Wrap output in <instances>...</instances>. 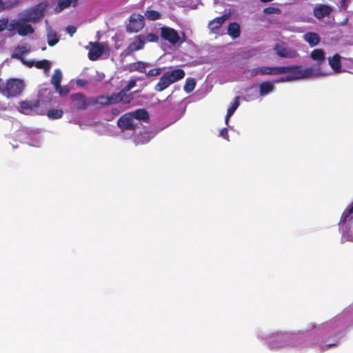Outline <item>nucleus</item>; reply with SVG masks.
Masks as SVG:
<instances>
[{"label":"nucleus","instance_id":"nucleus-23","mask_svg":"<svg viewBox=\"0 0 353 353\" xmlns=\"http://www.w3.org/2000/svg\"><path fill=\"white\" fill-rule=\"evenodd\" d=\"M228 17L223 15L212 20L208 23V28L212 32H217V30L221 26V25L226 21Z\"/></svg>","mask_w":353,"mask_h":353},{"label":"nucleus","instance_id":"nucleus-7","mask_svg":"<svg viewBox=\"0 0 353 353\" xmlns=\"http://www.w3.org/2000/svg\"><path fill=\"white\" fill-rule=\"evenodd\" d=\"M94 104L99 103L102 105L122 102L128 103L130 102V97L126 95L124 91H121L117 94H112L110 97L100 96L94 99Z\"/></svg>","mask_w":353,"mask_h":353},{"label":"nucleus","instance_id":"nucleus-36","mask_svg":"<svg viewBox=\"0 0 353 353\" xmlns=\"http://www.w3.org/2000/svg\"><path fill=\"white\" fill-rule=\"evenodd\" d=\"M145 16L148 19L154 21L161 18V13L156 10L148 9L145 12Z\"/></svg>","mask_w":353,"mask_h":353},{"label":"nucleus","instance_id":"nucleus-44","mask_svg":"<svg viewBox=\"0 0 353 353\" xmlns=\"http://www.w3.org/2000/svg\"><path fill=\"white\" fill-rule=\"evenodd\" d=\"M66 30H67L68 33L70 36H72L76 32L77 28H76V27H74L73 26H70L67 28Z\"/></svg>","mask_w":353,"mask_h":353},{"label":"nucleus","instance_id":"nucleus-11","mask_svg":"<svg viewBox=\"0 0 353 353\" xmlns=\"http://www.w3.org/2000/svg\"><path fill=\"white\" fill-rule=\"evenodd\" d=\"M94 98H86L83 94L77 93L72 96L73 106L77 109H85L87 107L94 104Z\"/></svg>","mask_w":353,"mask_h":353},{"label":"nucleus","instance_id":"nucleus-14","mask_svg":"<svg viewBox=\"0 0 353 353\" xmlns=\"http://www.w3.org/2000/svg\"><path fill=\"white\" fill-rule=\"evenodd\" d=\"M274 51L280 57L293 59L298 57V53L296 50L288 48L284 44L276 43L274 48Z\"/></svg>","mask_w":353,"mask_h":353},{"label":"nucleus","instance_id":"nucleus-27","mask_svg":"<svg viewBox=\"0 0 353 353\" xmlns=\"http://www.w3.org/2000/svg\"><path fill=\"white\" fill-rule=\"evenodd\" d=\"M259 90L256 88H251L248 90L246 94L243 97V99L246 101L256 100L259 97Z\"/></svg>","mask_w":353,"mask_h":353},{"label":"nucleus","instance_id":"nucleus-39","mask_svg":"<svg viewBox=\"0 0 353 353\" xmlns=\"http://www.w3.org/2000/svg\"><path fill=\"white\" fill-rule=\"evenodd\" d=\"M263 12L265 13V14H280L281 13V10L278 8L268 7V8H265L263 10Z\"/></svg>","mask_w":353,"mask_h":353},{"label":"nucleus","instance_id":"nucleus-18","mask_svg":"<svg viewBox=\"0 0 353 353\" xmlns=\"http://www.w3.org/2000/svg\"><path fill=\"white\" fill-rule=\"evenodd\" d=\"M332 8L324 4H318L314 8V15L319 19L329 16L332 12Z\"/></svg>","mask_w":353,"mask_h":353},{"label":"nucleus","instance_id":"nucleus-35","mask_svg":"<svg viewBox=\"0 0 353 353\" xmlns=\"http://www.w3.org/2000/svg\"><path fill=\"white\" fill-rule=\"evenodd\" d=\"M150 65V63L138 61L137 63H134L132 67V69L134 70L146 73V68Z\"/></svg>","mask_w":353,"mask_h":353},{"label":"nucleus","instance_id":"nucleus-45","mask_svg":"<svg viewBox=\"0 0 353 353\" xmlns=\"http://www.w3.org/2000/svg\"><path fill=\"white\" fill-rule=\"evenodd\" d=\"M353 214V203L347 208L345 210V215H344V218L347 216L346 214Z\"/></svg>","mask_w":353,"mask_h":353},{"label":"nucleus","instance_id":"nucleus-34","mask_svg":"<svg viewBox=\"0 0 353 353\" xmlns=\"http://www.w3.org/2000/svg\"><path fill=\"white\" fill-rule=\"evenodd\" d=\"M73 2V0H59L54 10L56 12H60L65 8H68Z\"/></svg>","mask_w":353,"mask_h":353},{"label":"nucleus","instance_id":"nucleus-49","mask_svg":"<svg viewBox=\"0 0 353 353\" xmlns=\"http://www.w3.org/2000/svg\"><path fill=\"white\" fill-rule=\"evenodd\" d=\"M260 1L263 2V3H266V2L272 1V0H260Z\"/></svg>","mask_w":353,"mask_h":353},{"label":"nucleus","instance_id":"nucleus-50","mask_svg":"<svg viewBox=\"0 0 353 353\" xmlns=\"http://www.w3.org/2000/svg\"><path fill=\"white\" fill-rule=\"evenodd\" d=\"M350 309H347V310H346L345 311V314H348V313L350 312Z\"/></svg>","mask_w":353,"mask_h":353},{"label":"nucleus","instance_id":"nucleus-16","mask_svg":"<svg viewBox=\"0 0 353 353\" xmlns=\"http://www.w3.org/2000/svg\"><path fill=\"white\" fill-rule=\"evenodd\" d=\"M295 334H296L295 333H290V332L276 333L272 336V341L275 343V344H272V345L277 346V347L284 346L288 343L291 342V341L294 337Z\"/></svg>","mask_w":353,"mask_h":353},{"label":"nucleus","instance_id":"nucleus-19","mask_svg":"<svg viewBox=\"0 0 353 353\" xmlns=\"http://www.w3.org/2000/svg\"><path fill=\"white\" fill-rule=\"evenodd\" d=\"M27 143L30 145L39 147L41 143L42 137L37 130H31L28 132Z\"/></svg>","mask_w":353,"mask_h":353},{"label":"nucleus","instance_id":"nucleus-40","mask_svg":"<svg viewBox=\"0 0 353 353\" xmlns=\"http://www.w3.org/2000/svg\"><path fill=\"white\" fill-rule=\"evenodd\" d=\"M162 70L163 68H154L150 70L148 72H146V74L148 76L156 77L161 73Z\"/></svg>","mask_w":353,"mask_h":353},{"label":"nucleus","instance_id":"nucleus-17","mask_svg":"<svg viewBox=\"0 0 353 353\" xmlns=\"http://www.w3.org/2000/svg\"><path fill=\"white\" fill-rule=\"evenodd\" d=\"M144 35L139 34L132 39L128 47V53L130 54L133 52L141 50L144 47Z\"/></svg>","mask_w":353,"mask_h":353},{"label":"nucleus","instance_id":"nucleus-47","mask_svg":"<svg viewBox=\"0 0 353 353\" xmlns=\"http://www.w3.org/2000/svg\"><path fill=\"white\" fill-rule=\"evenodd\" d=\"M332 345H334V344H332V343L325 344L324 346H322L321 350L322 351H327L328 348H327V347H331Z\"/></svg>","mask_w":353,"mask_h":353},{"label":"nucleus","instance_id":"nucleus-20","mask_svg":"<svg viewBox=\"0 0 353 353\" xmlns=\"http://www.w3.org/2000/svg\"><path fill=\"white\" fill-rule=\"evenodd\" d=\"M22 63L28 67L35 66L37 68L43 69L46 73H47V71L49 70L51 67V63L48 60L34 61L22 59Z\"/></svg>","mask_w":353,"mask_h":353},{"label":"nucleus","instance_id":"nucleus-37","mask_svg":"<svg viewBox=\"0 0 353 353\" xmlns=\"http://www.w3.org/2000/svg\"><path fill=\"white\" fill-rule=\"evenodd\" d=\"M196 85V81L194 79L188 78L185 81V84L184 85V90L187 93H190L194 89Z\"/></svg>","mask_w":353,"mask_h":353},{"label":"nucleus","instance_id":"nucleus-48","mask_svg":"<svg viewBox=\"0 0 353 353\" xmlns=\"http://www.w3.org/2000/svg\"><path fill=\"white\" fill-rule=\"evenodd\" d=\"M345 1L346 0H341V7H343V8L345 7Z\"/></svg>","mask_w":353,"mask_h":353},{"label":"nucleus","instance_id":"nucleus-8","mask_svg":"<svg viewBox=\"0 0 353 353\" xmlns=\"http://www.w3.org/2000/svg\"><path fill=\"white\" fill-rule=\"evenodd\" d=\"M117 125L121 130H130L135 132L139 126V121L132 113L129 112L118 120Z\"/></svg>","mask_w":353,"mask_h":353},{"label":"nucleus","instance_id":"nucleus-24","mask_svg":"<svg viewBox=\"0 0 353 353\" xmlns=\"http://www.w3.org/2000/svg\"><path fill=\"white\" fill-rule=\"evenodd\" d=\"M274 82L265 81L261 83L259 86V95L264 97L274 90Z\"/></svg>","mask_w":353,"mask_h":353},{"label":"nucleus","instance_id":"nucleus-43","mask_svg":"<svg viewBox=\"0 0 353 353\" xmlns=\"http://www.w3.org/2000/svg\"><path fill=\"white\" fill-rule=\"evenodd\" d=\"M219 136L226 140H229L228 139V129L227 128H223L219 132Z\"/></svg>","mask_w":353,"mask_h":353},{"label":"nucleus","instance_id":"nucleus-2","mask_svg":"<svg viewBox=\"0 0 353 353\" xmlns=\"http://www.w3.org/2000/svg\"><path fill=\"white\" fill-rule=\"evenodd\" d=\"M185 77V72L182 69H174L166 71L159 79L154 87L157 92H162L171 84L182 79Z\"/></svg>","mask_w":353,"mask_h":353},{"label":"nucleus","instance_id":"nucleus-9","mask_svg":"<svg viewBox=\"0 0 353 353\" xmlns=\"http://www.w3.org/2000/svg\"><path fill=\"white\" fill-rule=\"evenodd\" d=\"M161 36L172 45L181 44L183 41L177 31L167 26L161 28Z\"/></svg>","mask_w":353,"mask_h":353},{"label":"nucleus","instance_id":"nucleus-52","mask_svg":"<svg viewBox=\"0 0 353 353\" xmlns=\"http://www.w3.org/2000/svg\"><path fill=\"white\" fill-rule=\"evenodd\" d=\"M351 307H352V308H353V305L351 306Z\"/></svg>","mask_w":353,"mask_h":353},{"label":"nucleus","instance_id":"nucleus-33","mask_svg":"<svg viewBox=\"0 0 353 353\" xmlns=\"http://www.w3.org/2000/svg\"><path fill=\"white\" fill-rule=\"evenodd\" d=\"M63 112L61 109H51L48 110L47 116L50 119H59L63 117Z\"/></svg>","mask_w":353,"mask_h":353},{"label":"nucleus","instance_id":"nucleus-10","mask_svg":"<svg viewBox=\"0 0 353 353\" xmlns=\"http://www.w3.org/2000/svg\"><path fill=\"white\" fill-rule=\"evenodd\" d=\"M88 57L92 61L98 59L103 54L108 51V46L105 43H90Z\"/></svg>","mask_w":353,"mask_h":353},{"label":"nucleus","instance_id":"nucleus-25","mask_svg":"<svg viewBox=\"0 0 353 353\" xmlns=\"http://www.w3.org/2000/svg\"><path fill=\"white\" fill-rule=\"evenodd\" d=\"M303 38L311 46H315L320 42V37L314 32H307L303 35Z\"/></svg>","mask_w":353,"mask_h":353},{"label":"nucleus","instance_id":"nucleus-4","mask_svg":"<svg viewBox=\"0 0 353 353\" xmlns=\"http://www.w3.org/2000/svg\"><path fill=\"white\" fill-rule=\"evenodd\" d=\"M5 29H7L8 31L17 30V33L21 36H27L34 32V28L32 26H21L17 19L11 20L10 22L8 19H1L0 32Z\"/></svg>","mask_w":353,"mask_h":353},{"label":"nucleus","instance_id":"nucleus-28","mask_svg":"<svg viewBox=\"0 0 353 353\" xmlns=\"http://www.w3.org/2000/svg\"><path fill=\"white\" fill-rule=\"evenodd\" d=\"M239 97H235L231 103L230 106L228 109L227 115L225 117V123L228 125L230 117L233 114L239 105Z\"/></svg>","mask_w":353,"mask_h":353},{"label":"nucleus","instance_id":"nucleus-31","mask_svg":"<svg viewBox=\"0 0 353 353\" xmlns=\"http://www.w3.org/2000/svg\"><path fill=\"white\" fill-rule=\"evenodd\" d=\"M228 34L233 38H236L240 34V27L236 23H232L228 26Z\"/></svg>","mask_w":353,"mask_h":353},{"label":"nucleus","instance_id":"nucleus-30","mask_svg":"<svg viewBox=\"0 0 353 353\" xmlns=\"http://www.w3.org/2000/svg\"><path fill=\"white\" fill-rule=\"evenodd\" d=\"M62 79V72L59 69L55 70L51 82L54 85L55 88H59L61 85V81Z\"/></svg>","mask_w":353,"mask_h":353},{"label":"nucleus","instance_id":"nucleus-22","mask_svg":"<svg viewBox=\"0 0 353 353\" xmlns=\"http://www.w3.org/2000/svg\"><path fill=\"white\" fill-rule=\"evenodd\" d=\"M31 50V47L29 44L25 43L17 46L13 51L12 57L20 59L22 61L23 55L28 54Z\"/></svg>","mask_w":353,"mask_h":353},{"label":"nucleus","instance_id":"nucleus-1","mask_svg":"<svg viewBox=\"0 0 353 353\" xmlns=\"http://www.w3.org/2000/svg\"><path fill=\"white\" fill-rule=\"evenodd\" d=\"M286 74L281 77L275 83L290 82L301 79H310V77L318 76L322 74L320 70L314 68H302L300 65L280 66V67H258L252 70V74H272L276 75Z\"/></svg>","mask_w":353,"mask_h":353},{"label":"nucleus","instance_id":"nucleus-5","mask_svg":"<svg viewBox=\"0 0 353 353\" xmlns=\"http://www.w3.org/2000/svg\"><path fill=\"white\" fill-rule=\"evenodd\" d=\"M24 88V82L19 79H10L6 84H3L0 92L7 97H14L19 95Z\"/></svg>","mask_w":353,"mask_h":353},{"label":"nucleus","instance_id":"nucleus-42","mask_svg":"<svg viewBox=\"0 0 353 353\" xmlns=\"http://www.w3.org/2000/svg\"><path fill=\"white\" fill-rule=\"evenodd\" d=\"M55 89L61 95H65L69 92V90L67 88H63L61 85H59V88H55Z\"/></svg>","mask_w":353,"mask_h":353},{"label":"nucleus","instance_id":"nucleus-38","mask_svg":"<svg viewBox=\"0 0 353 353\" xmlns=\"http://www.w3.org/2000/svg\"><path fill=\"white\" fill-rule=\"evenodd\" d=\"M159 40V37L154 33H149L146 35H144V43L145 42H157Z\"/></svg>","mask_w":353,"mask_h":353},{"label":"nucleus","instance_id":"nucleus-12","mask_svg":"<svg viewBox=\"0 0 353 353\" xmlns=\"http://www.w3.org/2000/svg\"><path fill=\"white\" fill-rule=\"evenodd\" d=\"M144 26V17L141 14H133L129 19L127 26L128 32H138Z\"/></svg>","mask_w":353,"mask_h":353},{"label":"nucleus","instance_id":"nucleus-32","mask_svg":"<svg viewBox=\"0 0 353 353\" xmlns=\"http://www.w3.org/2000/svg\"><path fill=\"white\" fill-rule=\"evenodd\" d=\"M48 30V43L50 46H54L59 41L57 34L50 28H47Z\"/></svg>","mask_w":353,"mask_h":353},{"label":"nucleus","instance_id":"nucleus-6","mask_svg":"<svg viewBox=\"0 0 353 353\" xmlns=\"http://www.w3.org/2000/svg\"><path fill=\"white\" fill-rule=\"evenodd\" d=\"M345 211L343 212L339 222V229L344 241L353 242V214H347L344 218Z\"/></svg>","mask_w":353,"mask_h":353},{"label":"nucleus","instance_id":"nucleus-13","mask_svg":"<svg viewBox=\"0 0 353 353\" xmlns=\"http://www.w3.org/2000/svg\"><path fill=\"white\" fill-rule=\"evenodd\" d=\"M310 57L311 59L316 62V66H311L310 68H314L316 69L320 70L322 72L325 74H322L320 75H318V77L320 76H326L331 74V72H325L321 70L320 68V65L322 63H323L325 60V54L323 50L321 49H314L312 50L310 53ZM314 77H317V76H314ZM312 78H314L312 77Z\"/></svg>","mask_w":353,"mask_h":353},{"label":"nucleus","instance_id":"nucleus-29","mask_svg":"<svg viewBox=\"0 0 353 353\" xmlns=\"http://www.w3.org/2000/svg\"><path fill=\"white\" fill-rule=\"evenodd\" d=\"M133 114V117L136 118V119L139 121V125H141V121H147L148 119V114L146 110L143 109H139L134 112H131Z\"/></svg>","mask_w":353,"mask_h":353},{"label":"nucleus","instance_id":"nucleus-26","mask_svg":"<svg viewBox=\"0 0 353 353\" xmlns=\"http://www.w3.org/2000/svg\"><path fill=\"white\" fill-rule=\"evenodd\" d=\"M154 134H155L152 132L148 133L144 132L143 133H140L137 135L134 138V141L137 144H144L148 143L152 137H154Z\"/></svg>","mask_w":353,"mask_h":353},{"label":"nucleus","instance_id":"nucleus-21","mask_svg":"<svg viewBox=\"0 0 353 353\" xmlns=\"http://www.w3.org/2000/svg\"><path fill=\"white\" fill-rule=\"evenodd\" d=\"M341 59L342 57L338 54H336L332 57H329L327 58L328 63L331 68L334 70L336 73H340L341 72Z\"/></svg>","mask_w":353,"mask_h":353},{"label":"nucleus","instance_id":"nucleus-46","mask_svg":"<svg viewBox=\"0 0 353 353\" xmlns=\"http://www.w3.org/2000/svg\"><path fill=\"white\" fill-rule=\"evenodd\" d=\"M7 7V3L4 2L3 0H0V11L6 8Z\"/></svg>","mask_w":353,"mask_h":353},{"label":"nucleus","instance_id":"nucleus-41","mask_svg":"<svg viewBox=\"0 0 353 353\" xmlns=\"http://www.w3.org/2000/svg\"><path fill=\"white\" fill-rule=\"evenodd\" d=\"M135 85L136 82L134 81H130L121 91H124L126 95L131 97L130 94H127V92L130 91L131 89H132L135 86ZM131 99L132 97H130V99Z\"/></svg>","mask_w":353,"mask_h":353},{"label":"nucleus","instance_id":"nucleus-51","mask_svg":"<svg viewBox=\"0 0 353 353\" xmlns=\"http://www.w3.org/2000/svg\"><path fill=\"white\" fill-rule=\"evenodd\" d=\"M346 22H347V19H345V21H343L342 24H343V25H344V24H345V23H346Z\"/></svg>","mask_w":353,"mask_h":353},{"label":"nucleus","instance_id":"nucleus-3","mask_svg":"<svg viewBox=\"0 0 353 353\" xmlns=\"http://www.w3.org/2000/svg\"><path fill=\"white\" fill-rule=\"evenodd\" d=\"M46 7L47 3H41L34 8L20 13L17 20L20 21L21 26H30L27 23H34L39 20L43 16Z\"/></svg>","mask_w":353,"mask_h":353},{"label":"nucleus","instance_id":"nucleus-15","mask_svg":"<svg viewBox=\"0 0 353 353\" xmlns=\"http://www.w3.org/2000/svg\"><path fill=\"white\" fill-rule=\"evenodd\" d=\"M39 102L35 101H25L20 103L19 110L25 114H34L37 113Z\"/></svg>","mask_w":353,"mask_h":353}]
</instances>
